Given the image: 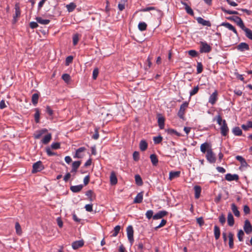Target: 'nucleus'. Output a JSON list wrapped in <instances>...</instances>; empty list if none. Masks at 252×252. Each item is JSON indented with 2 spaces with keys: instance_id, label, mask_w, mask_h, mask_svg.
I'll list each match as a JSON object with an SVG mask.
<instances>
[{
  "instance_id": "3c124183",
  "label": "nucleus",
  "mask_w": 252,
  "mask_h": 252,
  "mask_svg": "<svg viewBox=\"0 0 252 252\" xmlns=\"http://www.w3.org/2000/svg\"><path fill=\"white\" fill-rule=\"evenodd\" d=\"M197 73H201L203 71V65L201 62L197 63Z\"/></svg>"
},
{
  "instance_id": "8fccbe9b",
  "label": "nucleus",
  "mask_w": 252,
  "mask_h": 252,
  "mask_svg": "<svg viewBox=\"0 0 252 252\" xmlns=\"http://www.w3.org/2000/svg\"><path fill=\"white\" fill-rule=\"evenodd\" d=\"M221 9L224 13H226V14H235V15H238L239 14L238 12L236 11L227 10L224 8H222Z\"/></svg>"
},
{
  "instance_id": "bf43d9fd",
  "label": "nucleus",
  "mask_w": 252,
  "mask_h": 252,
  "mask_svg": "<svg viewBox=\"0 0 252 252\" xmlns=\"http://www.w3.org/2000/svg\"><path fill=\"white\" fill-rule=\"evenodd\" d=\"M199 90V87L197 86L195 87L192 90L189 92L190 96H192L197 93Z\"/></svg>"
},
{
  "instance_id": "052dcab7",
  "label": "nucleus",
  "mask_w": 252,
  "mask_h": 252,
  "mask_svg": "<svg viewBox=\"0 0 252 252\" xmlns=\"http://www.w3.org/2000/svg\"><path fill=\"white\" fill-rule=\"evenodd\" d=\"M167 222V221L166 220H164V219H162L160 222V223H159V224L157 226L155 227V229L156 230H158V229L164 226L166 223Z\"/></svg>"
},
{
  "instance_id": "bb28decb",
  "label": "nucleus",
  "mask_w": 252,
  "mask_h": 252,
  "mask_svg": "<svg viewBox=\"0 0 252 252\" xmlns=\"http://www.w3.org/2000/svg\"><path fill=\"white\" fill-rule=\"evenodd\" d=\"M181 172L180 171H171L169 174V179L172 180L175 178H177L180 176Z\"/></svg>"
},
{
  "instance_id": "37998d69",
  "label": "nucleus",
  "mask_w": 252,
  "mask_h": 252,
  "mask_svg": "<svg viewBox=\"0 0 252 252\" xmlns=\"http://www.w3.org/2000/svg\"><path fill=\"white\" fill-rule=\"evenodd\" d=\"M167 132L168 134L170 135L175 134L179 137L182 136V135L180 133L177 132L176 130L174 129L169 128L167 129Z\"/></svg>"
},
{
  "instance_id": "4c0bfd02",
  "label": "nucleus",
  "mask_w": 252,
  "mask_h": 252,
  "mask_svg": "<svg viewBox=\"0 0 252 252\" xmlns=\"http://www.w3.org/2000/svg\"><path fill=\"white\" fill-rule=\"evenodd\" d=\"M150 159L153 165H157L158 162L157 156L155 154H152L150 155Z\"/></svg>"
},
{
  "instance_id": "f03ea898",
  "label": "nucleus",
  "mask_w": 252,
  "mask_h": 252,
  "mask_svg": "<svg viewBox=\"0 0 252 252\" xmlns=\"http://www.w3.org/2000/svg\"><path fill=\"white\" fill-rule=\"evenodd\" d=\"M199 52L200 53H208L212 50V47L207 42L200 41Z\"/></svg>"
},
{
  "instance_id": "aec40b11",
  "label": "nucleus",
  "mask_w": 252,
  "mask_h": 252,
  "mask_svg": "<svg viewBox=\"0 0 252 252\" xmlns=\"http://www.w3.org/2000/svg\"><path fill=\"white\" fill-rule=\"evenodd\" d=\"M164 121H165L164 118L163 116H162L161 115L158 114V126H159L160 129H162L164 128Z\"/></svg>"
},
{
  "instance_id": "a878e982",
  "label": "nucleus",
  "mask_w": 252,
  "mask_h": 252,
  "mask_svg": "<svg viewBox=\"0 0 252 252\" xmlns=\"http://www.w3.org/2000/svg\"><path fill=\"white\" fill-rule=\"evenodd\" d=\"M227 219L228 225L230 226H232L234 224V219L231 213H228Z\"/></svg>"
},
{
  "instance_id": "a18cd8bd",
  "label": "nucleus",
  "mask_w": 252,
  "mask_h": 252,
  "mask_svg": "<svg viewBox=\"0 0 252 252\" xmlns=\"http://www.w3.org/2000/svg\"><path fill=\"white\" fill-rule=\"evenodd\" d=\"M147 25L145 22H140L138 24V27L140 31H144L146 30Z\"/></svg>"
},
{
  "instance_id": "f257e3e1",
  "label": "nucleus",
  "mask_w": 252,
  "mask_h": 252,
  "mask_svg": "<svg viewBox=\"0 0 252 252\" xmlns=\"http://www.w3.org/2000/svg\"><path fill=\"white\" fill-rule=\"evenodd\" d=\"M216 119L218 124L220 126V130L221 135L223 136H226L229 132V128L226 121L225 120H222L220 115L217 116Z\"/></svg>"
},
{
  "instance_id": "72a5a7b5",
  "label": "nucleus",
  "mask_w": 252,
  "mask_h": 252,
  "mask_svg": "<svg viewBox=\"0 0 252 252\" xmlns=\"http://www.w3.org/2000/svg\"><path fill=\"white\" fill-rule=\"evenodd\" d=\"M36 21L39 23V24H42V25H47L48 24L50 21L48 19H43L40 17H37L35 18Z\"/></svg>"
},
{
  "instance_id": "20e7f679",
  "label": "nucleus",
  "mask_w": 252,
  "mask_h": 252,
  "mask_svg": "<svg viewBox=\"0 0 252 252\" xmlns=\"http://www.w3.org/2000/svg\"><path fill=\"white\" fill-rule=\"evenodd\" d=\"M206 158L207 161L210 163H214L216 161V158L215 154L212 149H208L206 155Z\"/></svg>"
},
{
  "instance_id": "2f4dec72",
  "label": "nucleus",
  "mask_w": 252,
  "mask_h": 252,
  "mask_svg": "<svg viewBox=\"0 0 252 252\" xmlns=\"http://www.w3.org/2000/svg\"><path fill=\"white\" fill-rule=\"evenodd\" d=\"M231 208L234 215L237 217H239L240 216V212L237 206L234 203H232L231 205Z\"/></svg>"
},
{
  "instance_id": "ddd939ff",
  "label": "nucleus",
  "mask_w": 252,
  "mask_h": 252,
  "mask_svg": "<svg viewBox=\"0 0 252 252\" xmlns=\"http://www.w3.org/2000/svg\"><path fill=\"white\" fill-rule=\"evenodd\" d=\"M167 212L166 211H160L153 216V219L155 220L161 219L167 214Z\"/></svg>"
},
{
  "instance_id": "4468645a",
  "label": "nucleus",
  "mask_w": 252,
  "mask_h": 252,
  "mask_svg": "<svg viewBox=\"0 0 252 252\" xmlns=\"http://www.w3.org/2000/svg\"><path fill=\"white\" fill-rule=\"evenodd\" d=\"M84 244V241L83 240L76 241L72 243V247L74 250H77L79 248L83 246Z\"/></svg>"
},
{
  "instance_id": "c03bdc74",
  "label": "nucleus",
  "mask_w": 252,
  "mask_h": 252,
  "mask_svg": "<svg viewBox=\"0 0 252 252\" xmlns=\"http://www.w3.org/2000/svg\"><path fill=\"white\" fill-rule=\"evenodd\" d=\"M127 2V0H121V2L118 4V7L121 11L125 8V3Z\"/></svg>"
},
{
  "instance_id": "0eeeda50",
  "label": "nucleus",
  "mask_w": 252,
  "mask_h": 252,
  "mask_svg": "<svg viewBox=\"0 0 252 252\" xmlns=\"http://www.w3.org/2000/svg\"><path fill=\"white\" fill-rule=\"evenodd\" d=\"M237 50L240 52H245L250 50V47L248 43L246 42H241L239 43L236 47Z\"/></svg>"
},
{
  "instance_id": "39448f33",
  "label": "nucleus",
  "mask_w": 252,
  "mask_h": 252,
  "mask_svg": "<svg viewBox=\"0 0 252 252\" xmlns=\"http://www.w3.org/2000/svg\"><path fill=\"white\" fill-rule=\"evenodd\" d=\"M44 167L40 160L34 163L32 165V173H35L38 172H40L44 169Z\"/></svg>"
},
{
  "instance_id": "473e14b6",
  "label": "nucleus",
  "mask_w": 252,
  "mask_h": 252,
  "mask_svg": "<svg viewBox=\"0 0 252 252\" xmlns=\"http://www.w3.org/2000/svg\"><path fill=\"white\" fill-rule=\"evenodd\" d=\"M52 139V135L48 133L41 140V142L44 144H47Z\"/></svg>"
},
{
  "instance_id": "6e6552de",
  "label": "nucleus",
  "mask_w": 252,
  "mask_h": 252,
  "mask_svg": "<svg viewBox=\"0 0 252 252\" xmlns=\"http://www.w3.org/2000/svg\"><path fill=\"white\" fill-rule=\"evenodd\" d=\"M243 228L247 234H249L252 232V225L248 220H245Z\"/></svg>"
},
{
  "instance_id": "b1692460",
  "label": "nucleus",
  "mask_w": 252,
  "mask_h": 252,
  "mask_svg": "<svg viewBox=\"0 0 252 252\" xmlns=\"http://www.w3.org/2000/svg\"><path fill=\"white\" fill-rule=\"evenodd\" d=\"M228 237L229 239V247L232 249L234 248V234L232 232H229Z\"/></svg>"
},
{
  "instance_id": "2eb2a0df",
  "label": "nucleus",
  "mask_w": 252,
  "mask_h": 252,
  "mask_svg": "<svg viewBox=\"0 0 252 252\" xmlns=\"http://www.w3.org/2000/svg\"><path fill=\"white\" fill-rule=\"evenodd\" d=\"M234 22L236 23V24L242 30L244 29L245 28H246L243 20L242 19L238 17V16H235L234 17Z\"/></svg>"
},
{
  "instance_id": "423d86ee",
  "label": "nucleus",
  "mask_w": 252,
  "mask_h": 252,
  "mask_svg": "<svg viewBox=\"0 0 252 252\" xmlns=\"http://www.w3.org/2000/svg\"><path fill=\"white\" fill-rule=\"evenodd\" d=\"M133 232L134 231L132 226L128 225L126 228V234L128 240L131 245H132L134 242Z\"/></svg>"
},
{
  "instance_id": "0e129e2a",
  "label": "nucleus",
  "mask_w": 252,
  "mask_h": 252,
  "mask_svg": "<svg viewBox=\"0 0 252 252\" xmlns=\"http://www.w3.org/2000/svg\"><path fill=\"white\" fill-rule=\"evenodd\" d=\"M51 148L53 149H59L60 148V143L59 142H54L51 145Z\"/></svg>"
},
{
  "instance_id": "774afa93",
  "label": "nucleus",
  "mask_w": 252,
  "mask_h": 252,
  "mask_svg": "<svg viewBox=\"0 0 252 252\" xmlns=\"http://www.w3.org/2000/svg\"><path fill=\"white\" fill-rule=\"evenodd\" d=\"M46 151L47 154L49 156H55V155H57L56 153L52 152L49 147L46 148Z\"/></svg>"
},
{
  "instance_id": "5fc2aeb1",
  "label": "nucleus",
  "mask_w": 252,
  "mask_h": 252,
  "mask_svg": "<svg viewBox=\"0 0 252 252\" xmlns=\"http://www.w3.org/2000/svg\"><path fill=\"white\" fill-rule=\"evenodd\" d=\"M62 79L66 83H68L70 81V76L68 74H63L62 76Z\"/></svg>"
},
{
  "instance_id": "69168bd1",
  "label": "nucleus",
  "mask_w": 252,
  "mask_h": 252,
  "mask_svg": "<svg viewBox=\"0 0 252 252\" xmlns=\"http://www.w3.org/2000/svg\"><path fill=\"white\" fill-rule=\"evenodd\" d=\"M81 161H74L72 164V167L78 169L81 164Z\"/></svg>"
},
{
  "instance_id": "49530a36",
  "label": "nucleus",
  "mask_w": 252,
  "mask_h": 252,
  "mask_svg": "<svg viewBox=\"0 0 252 252\" xmlns=\"http://www.w3.org/2000/svg\"><path fill=\"white\" fill-rule=\"evenodd\" d=\"M245 234L244 231L242 229H240L237 233V237L240 242L243 241V237Z\"/></svg>"
},
{
  "instance_id": "dca6fc26",
  "label": "nucleus",
  "mask_w": 252,
  "mask_h": 252,
  "mask_svg": "<svg viewBox=\"0 0 252 252\" xmlns=\"http://www.w3.org/2000/svg\"><path fill=\"white\" fill-rule=\"evenodd\" d=\"M86 149L84 147L79 148L76 150L75 155L74 156V158H83V155L81 154V153L85 151Z\"/></svg>"
},
{
  "instance_id": "7ed1b4c3",
  "label": "nucleus",
  "mask_w": 252,
  "mask_h": 252,
  "mask_svg": "<svg viewBox=\"0 0 252 252\" xmlns=\"http://www.w3.org/2000/svg\"><path fill=\"white\" fill-rule=\"evenodd\" d=\"M188 106L189 102L188 101H185L181 105L180 109L178 112V116L180 119L184 120L185 110Z\"/></svg>"
},
{
  "instance_id": "de8ad7c7",
  "label": "nucleus",
  "mask_w": 252,
  "mask_h": 252,
  "mask_svg": "<svg viewBox=\"0 0 252 252\" xmlns=\"http://www.w3.org/2000/svg\"><path fill=\"white\" fill-rule=\"evenodd\" d=\"M15 229H16V233L18 235H20L21 234L22 229H21V226L18 222H16L15 223Z\"/></svg>"
},
{
  "instance_id": "603ef678",
  "label": "nucleus",
  "mask_w": 252,
  "mask_h": 252,
  "mask_svg": "<svg viewBox=\"0 0 252 252\" xmlns=\"http://www.w3.org/2000/svg\"><path fill=\"white\" fill-rule=\"evenodd\" d=\"M162 140V137L160 135H159L158 136H155L153 138V141L154 142V143L156 144H158L160 143Z\"/></svg>"
},
{
  "instance_id": "7c9ffc66",
  "label": "nucleus",
  "mask_w": 252,
  "mask_h": 252,
  "mask_svg": "<svg viewBox=\"0 0 252 252\" xmlns=\"http://www.w3.org/2000/svg\"><path fill=\"white\" fill-rule=\"evenodd\" d=\"M148 147V144L146 140H141L139 143V148L141 151H145Z\"/></svg>"
},
{
  "instance_id": "6e6d98bb",
  "label": "nucleus",
  "mask_w": 252,
  "mask_h": 252,
  "mask_svg": "<svg viewBox=\"0 0 252 252\" xmlns=\"http://www.w3.org/2000/svg\"><path fill=\"white\" fill-rule=\"evenodd\" d=\"M153 211L152 210H148L146 214H145V215H146V218L148 219V220H150L151 219L152 217L153 218Z\"/></svg>"
},
{
  "instance_id": "09e8293b",
  "label": "nucleus",
  "mask_w": 252,
  "mask_h": 252,
  "mask_svg": "<svg viewBox=\"0 0 252 252\" xmlns=\"http://www.w3.org/2000/svg\"><path fill=\"white\" fill-rule=\"evenodd\" d=\"M94 192L92 190H89L86 192V195L87 196L89 199V200L93 201L94 200L93 196Z\"/></svg>"
},
{
  "instance_id": "79ce46f5",
  "label": "nucleus",
  "mask_w": 252,
  "mask_h": 252,
  "mask_svg": "<svg viewBox=\"0 0 252 252\" xmlns=\"http://www.w3.org/2000/svg\"><path fill=\"white\" fill-rule=\"evenodd\" d=\"M80 36V34L77 33L73 34V37H72L73 45L75 46L77 44V43L79 41V40Z\"/></svg>"
},
{
  "instance_id": "9b49d317",
  "label": "nucleus",
  "mask_w": 252,
  "mask_h": 252,
  "mask_svg": "<svg viewBox=\"0 0 252 252\" xmlns=\"http://www.w3.org/2000/svg\"><path fill=\"white\" fill-rule=\"evenodd\" d=\"M220 26H224L225 28H227L230 31H232L235 34L238 35V32L235 28L231 24L227 22H223L222 23Z\"/></svg>"
},
{
  "instance_id": "5701e85b",
  "label": "nucleus",
  "mask_w": 252,
  "mask_h": 252,
  "mask_svg": "<svg viewBox=\"0 0 252 252\" xmlns=\"http://www.w3.org/2000/svg\"><path fill=\"white\" fill-rule=\"evenodd\" d=\"M83 187V185H79L76 186H73L70 187V190L74 193H77L81 191Z\"/></svg>"
},
{
  "instance_id": "c9c22d12",
  "label": "nucleus",
  "mask_w": 252,
  "mask_h": 252,
  "mask_svg": "<svg viewBox=\"0 0 252 252\" xmlns=\"http://www.w3.org/2000/svg\"><path fill=\"white\" fill-rule=\"evenodd\" d=\"M220 229L219 227L217 225H215L214 226V236L216 240L219 239L220 237Z\"/></svg>"
},
{
  "instance_id": "9d476101",
  "label": "nucleus",
  "mask_w": 252,
  "mask_h": 252,
  "mask_svg": "<svg viewBox=\"0 0 252 252\" xmlns=\"http://www.w3.org/2000/svg\"><path fill=\"white\" fill-rule=\"evenodd\" d=\"M225 179L228 181H238L239 179V176L237 174H231L227 173L225 176Z\"/></svg>"
},
{
  "instance_id": "6ab92c4d",
  "label": "nucleus",
  "mask_w": 252,
  "mask_h": 252,
  "mask_svg": "<svg viewBox=\"0 0 252 252\" xmlns=\"http://www.w3.org/2000/svg\"><path fill=\"white\" fill-rule=\"evenodd\" d=\"M110 182L112 185H116L118 182L117 178L114 171H112L110 176Z\"/></svg>"
},
{
  "instance_id": "412c9836",
  "label": "nucleus",
  "mask_w": 252,
  "mask_h": 252,
  "mask_svg": "<svg viewBox=\"0 0 252 252\" xmlns=\"http://www.w3.org/2000/svg\"><path fill=\"white\" fill-rule=\"evenodd\" d=\"M236 159L240 162L241 166L246 167L248 166L246 159L242 156H237L236 157Z\"/></svg>"
},
{
  "instance_id": "4d7b16f0",
  "label": "nucleus",
  "mask_w": 252,
  "mask_h": 252,
  "mask_svg": "<svg viewBox=\"0 0 252 252\" xmlns=\"http://www.w3.org/2000/svg\"><path fill=\"white\" fill-rule=\"evenodd\" d=\"M133 159L134 161H137L139 160L140 157H139V153L137 151H135L133 152Z\"/></svg>"
},
{
  "instance_id": "c85d7f7f",
  "label": "nucleus",
  "mask_w": 252,
  "mask_h": 252,
  "mask_svg": "<svg viewBox=\"0 0 252 252\" xmlns=\"http://www.w3.org/2000/svg\"><path fill=\"white\" fill-rule=\"evenodd\" d=\"M232 132L235 136H241L242 134V131L238 126L234 127L232 129Z\"/></svg>"
},
{
  "instance_id": "864d4df0",
  "label": "nucleus",
  "mask_w": 252,
  "mask_h": 252,
  "mask_svg": "<svg viewBox=\"0 0 252 252\" xmlns=\"http://www.w3.org/2000/svg\"><path fill=\"white\" fill-rule=\"evenodd\" d=\"M135 180L136 183L138 185H142V184H143L142 180L140 175H136L135 176Z\"/></svg>"
},
{
  "instance_id": "13d9d810",
  "label": "nucleus",
  "mask_w": 252,
  "mask_h": 252,
  "mask_svg": "<svg viewBox=\"0 0 252 252\" xmlns=\"http://www.w3.org/2000/svg\"><path fill=\"white\" fill-rule=\"evenodd\" d=\"M219 221L221 224L222 225L225 223L226 221V219L225 216L223 214L220 215L219 217Z\"/></svg>"
},
{
  "instance_id": "cd10ccee",
  "label": "nucleus",
  "mask_w": 252,
  "mask_h": 252,
  "mask_svg": "<svg viewBox=\"0 0 252 252\" xmlns=\"http://www.w3.org/2000/svg\"><path fill=\"white\" fill-rule=\"evenodd\" d=\"M15 15L13 16V21L15 22H16L17 21L16 18L19 17L21 15V11L19 6L17 4L15 5Z\"/></svg>"
},
{
  "instance_id": "f704fd0d",
  "label": "nucleus",
  "mask_w": 252,
  "mask_h": 252,
  "mask_svg": "<svg viewBox=\"0 0 252 252\" xmlns=\"http://www.w3.org/2000/svg\"><path fill=\"white\" fill-rule=\"evenodd\" d=\"M245 32L246 36L252 40V31L247 28H245L243 30Z\"/></svg>"
},
{
  "instance_id": "393cba45",
  "label": "nucleus",
  "mask_w": 252,
  "mask_h": 252,
  "mask_svg": "<svg viewBox=\"0 0 252 252\" xmlns=\"http://www.w3.org/2000/svg\"><path fill=\"white\" fill-rule=\"evenodd\" d=\"M143 192H139L137 194L136 197H135V198L134 199V201H133V202L134 203H141L142 202V200H143Z\"/></svg>"
},
{
  "instance_id": "1a4fd4ad",
  "label": "nucleus",
  "mask_w": 252,
  "mask_h": 252,
  "mask_svg": "<svg viewBox=\"0 0 252 252\" xmlns=\"http://www.w3.org/2000/svg\"><path fill=\"white\" fill-rule=\"evenodd\" d=\"M218 99V92L215 90L214 92L210 96L208 102L212 105H214L216 103Z\"/></svg>"
},
{
  "instance_id": "c756f323",
  "label": "nucleus",
  "mask_w": 252,
  "mask_h": 252,
  "mask_svg": "<svg viewBox=\"0 0 252 252\" xmlns=\"http://www.w3.org/2000/svg\"><path fill=\"white\" fill-rule=\"evenodd\" d=\"M194 190L195 192L194 197L196 199H198L200 195L201 188L199 186H195Z\"/></svg>"
},
{
  "instance_id": "680f3d73",
  "label": "nucleus",
  "mask_w": 252,
  "mask_h": 252,
  "mask_svg": "<svg viewBox=\"0 0 252 252\" xmlns=\"http://www.w3.org/2000/svg\"><path fill=\"white\" fill-rule=\"evenodd\" d=\"M99 70L98 68H95L93 71V78L95 80L98 75Z\"/></svg>"
},
{
  "instance_id": "f3484780",
  "label": "nucleus",
  "mask_w": 252,
  "mask_h": 252,
  "mask_svg": "<svg viewBox=\"0 0 252 252\" xmlns=\"http://www.w3.org/2000/svg\"><path fill=\"white\" fill-rule=\"evenodd\" d=\"M196 20L199 24H201L203 26H206L208 27L211 26V23L209 21L205 20L200 17H197L196 18Z\"/></svg>"
},
{
  "instance_id": "f8f14e48",
  "label": "nucleus",
  "mask_w": 252,
  "mask_h": 252,
  "mask_svg": "<svg viewBox=\"0 0 252 252\" xmlns=\"http://www.w3.org/2000/svg\"><path fill=\"white\" fill-rule=\"evenodd\" d=\"M208 149H212L211 148V145L210 143L208 142H204V143L202 144L200 146V151L201 152L205 154V153H207V151Z\"/></svg>"
},
{
  "instance_id": "a211bd4d",
  "label": "nucleus",
  "mask_w": 252,
  "mask_h": 252,
  "mask_svg": "<svg viewBox=\"0 0 252 252\" xmlns=\"http://www.w3.org/2000/svg\"><path fill=\"white\" fill-rule=\"evenodd\" d=\"M47 131V129L46 128H43L42 129L36 131L33 134V137L35 139H39L44 133Z\"/></svg>"
},
{
  "instance_id": "e433bc0d",
  "label": "nucleus",
  "mask_w": 252,
  "mask_h": 252,
  "mask_svg": "<svg viewBox=\"0 0 252 252\" xmlns=\"http://www.w3.org/2000/svg\"><path fill=\"white\" fill-rule=\"evenodd\" d=\"M120 229H121V226L119 225H116L114 229L113 230V231L111 232V233H112V235H111V237H116L117 236V235L118 234V233H119L120 231Z\"/></svg>"
},
{
  "instance_id": "4be33fe9",
  "label": "nucleus",
  "mask_w": 252,
  "mask_h": 252,
  "mask_svg": "<svg viewBox=\"0 0 252 252\" xmlns=\"http://www.w3.org/2000/svg\"><path fill=\"white\" fill-rule=\"evenodd\" d=\"M181 3L184 6L185 9L187 13L189 14L190 15L193 16L194 14V12L193 10L191 8V7L189 6L188 4L185 2L181 1Z\"/></svg>"
},
{
  "instance_id": "58836bf2",
  "label": "nucleus",
  "mask_w": 252,
  "mask_h": 252,
  "mask_svg": "<svg viewBox=\"0 0 252 252\" xmlns=\"http://www.w3.org/2000/svg\"><path fill=\"white\" fill-rule=\"evenodd\" d=\"M39 98V94L37 93L33 94L32 95V104L35 106L38 103V100Z\"/></svg>"
},
{
  "instance_id": "e2e57ef3",
  "label": "nucleus",
  "mask_w": 252,
  "mask_h": 252,
  "mask_svg": "<svg viewBox=\"0 0 252 252\" xmlns=\"http://www.w3.org/2000/svg\"><path fill=\"white\" fill-rule=\"evenodd\" d=\"M73 56H69L65 59V65H68L73 61Z\"/></svg>"
},
{
  "instance_id": "ea45409f",
  "label": "nucleus",
  "mask_w": 252,
  "mask_h": 252,
  "mask_svg": "<svg viewBox=\"0 0 252 252\" xmlns=\"http://www.w3.org/2000/svg\"><path fill=\"white\" fill-rule=\"evenodd\" d=\"M76 5L74 2H70L66 5L67 11L69 12H72L76 8Z\"/></svg>"
},
{
  "instance_id": "338daca9",
  "label": "nucleus",
  "mask_w": 252,
  "mask_h": 252,
  "mask_svg": "<svg viewBox=\"0 0 252 252\" xmlns=\"http://www.w3.org/2000/svg\"><path fill=\"white\" fill-rule=\"evenodd\" d=\"M188 54L189 56H190L192 57H195L197 56L198 53L197 51L194 50H191L188 51Z\"/></svg>"
},
{
  "instance_id": "a19ab883",
  "label": "nucleus",
  "mask_w": 252,
  "mask_h": 252,
  "mask_svg": "<svg viewBox=\"0 0 252 252\" xmlns=\"http://www.w3.org/2000/svg\"><path fill=\"white\" fill-rule=\"evenodd\" d=\"M35 114L34 115V120L36 123H38L39 122V119H40V111L38 108H35Z\"/></svg>"
}]
</instances>
